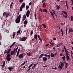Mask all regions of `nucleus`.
Instances as JSON below:
<instances>
[{"mask_svg":"<svg viewBox=\"0 0 73 73\" xmlns=\"http://www.w3.org/2000/svg\"><path fill=\"white\" fill-rule=\"evenodd\" d=\"M21 19V14H20L17 17V18H16L15 20L16 23H20V20Z\"/></svg>","mask_w":73,"mask_h":73,"instance_id":"f257e3e1","label":"nucleus"},{"mask_svg":"<svg viewBox=\"0 0 73 73\" xmlns=\"http://www.w3.org/2000/svg\"><path fill=\"white\" fill-rule=\"evenodd\" d=\"M63 66L64 65H63V63H62V62H60L59 64V66H58V67L59 70H61V69H62V68H63Z\"/></svg>","mask_w":73,"mask_h":73,"instance_id":"f03ea898","label":"nucleus"},{"mask_svg":"<svg viewBox=\"0 0 73 73\" xmlns=\"http://www.w3.org/2000/svg\"><path fill=\"white\" fill-rule=\"evenodd\" d=\"M11 56V54H8L7 56V60L8 61H10L11 60V58H10V57Z\"/></svg>","mask_w":73,"mask_h":73,"instance_id":"7ed1b4c3","label":"nucleus"},{"mask_svg":"<svg viewBox=\"0 0 73 73\" xmlns=\"http://www.w3.org/2000/svg\"><path fill=\"white\" fill-rule=\"evenodd\" d=\"M30 14V11L29 10H27L26 13V16L27 17H28Z\"/></svg>","mask_w":73,"mask_h":73,"instance_id":"20e7f679","label":"nucleus"},{"mask_svg":"<svg viewBox=\"0 0 73 73\" xmlns=\"http://www.w3.org/2000/svg\"><path fill=\"white\" fill-rule=\"evenodd\" d=\"M11 15V14L9 13H6V15L5 16L6 18H7L8 17L10 16Z\"/></svg>","mask_w":73,"mask_h":73,"instance_id":"39448f33","label":"nucleus"},{"mask_svg":"<svg viewBox=\"0 0 73 73\" xmlns=\"http://www.w3.org/2000/svg\"><path fill=\"white\" fill-rule=\"evenodd\" d=\"M27 40V38L26 37H23L21 39V41H25V40Z\"/></svg>","mask_w":73,"mask_h":73,"instance_id":"423d86ee","label":"nucleus"},{"mask_svg":"<svg viewBox=\"0 0 73 73\" xmlns=\"http://www.w3.org/2000/svg\"><path fill=\"white\" fill-rule=\"evenodd\" d=\"M23 54H19L18 57L20 58H23Z\"/></svg>","mask_w":73,"mask_h":73,"instance_id":"0eeeda50","label":"nucleus"},{"mask_svg":"<svg viewBox=\"0 0 73 73\" xmlns=\"http://www.w3.org/2000/svg\"><path fill=\"white\" fill-rule=\"evenodd\" d=\"M48 60V58L46 57H43V61L44 62Z\"/></svg>","mask_w":73,"mask_h":73,"instance_id":"6e6552de","label":"nucleus"},{"mask_svg":"<svg viewBox=\"0 0 73 73\" xmlns=\"http://www.w3.org/2000/svg\"><path fill=\"white\" fill-rule=\"evenodd\" d=\"M37 36H38L36 34L34 35V38H35V39L36 40H37L38 39V38H37Z\"/></svg>","mask_w":73,"mask_h":73,"instance_id":"1a4fd4ad","label":"nucleus"},{"mask_svg":"<svg viewBox=\"0 0 73 73\" xmlns=\"http://www.w3.org/2000/svg\"><path fill=\"white\" fill-rule=\"evenodd\" d=\"M13 66H9L8 68V69L10 71H12V69H13Z\"/></svg>","mask_w":73,"mask_h":73,"instance_id":"9d476101","label":"nucleus"},{"mask_svg":"<svg viewBox=\"0 0 73 73\" xmlns=\"http://www.w3.org/2000/svg\"><path fill=\"white\" fill-rule=\"evenodd\" d=\"M15 49H14V50L11 51V55L12 56L13 55L14 53H15Z\"/></svg>","mask_w":73,"mask_h":73,"instance_id":"9b49d317","label":"nucleus"},{"mask_svg":"<svg viewBox=\"0 0 73 73\" xmlns=\"http://www.w3.org/2000/svg\"><path fill=\"white\" fill-rule=\"evenodd\" d=\"M68 68V63H65V69H66Z\"/></svg>","mask_w":73,"mask_h":73,"instance_id":"f8f14e48","label":"nucleus"},{"mask_svg":"<svg viewBox=\"0 0 73 73\" xmlns=\"http://www.w3.org/2000/svg\"><path fill=\"white\" fill-rule=\"evenodd\" d=\"M44 54H41L40 56L39 57V58H41L43 56H44Z\"/></svg>","mask_w":73,"mask_h":73,"instance_id":"ddd939ff","label":"nucleus"},{"mask_svg":"<svg viewBox=\"0 0 73 73\" xmlns=\"http://www.w3.org/2000/svg\"><path fill=\"white\" fill-rule=\"evenodd\" d=\"M49 42L51 44L50 46H54V43L51 42Z\"/></svg>","mask_w":73,"mask_h":73,"instance_id":"4468645a","label":"nucleus"},{"mask_svg":"<svg viewBox=\"0 0 73 73\" xmlns=\"http://www.w3.org/2000/svg\"><path fill=\"white\" fill-rule=\"evenodd\" d=\"M73 32V29L72 28H69V33H70V32Z\"/></svg>","mask_w":73,"mask_h":73,"instance_id":"2eb2a0df","label":"nucleus"},{"mask_svg":"<svg viewBox=\"0 0 73 73\" xmlns=\"http://www.w3.org/2000/svg\"><path fill=\"white\" fill-rule=\"evenodd\" d=\"M38 37L40 41H41V42H42V39L41 38H40V35H38Z\"/></svg>","mask_w":73,"mask_h":73,"instance_id":"dca6fc26","label":"nucleus"},{"mask_svg":"<svg viewBox=\"0 0 73 73\" xmlns=\"http://www.w3.org/2000/svg\"><path fill=\"white\" fill-rule=\"evenodd\" d=\"M25 4L24 3L22 4V6H21V7L23 8H24V7H25Z\"/></svg>","mask_w":73,"mask_h":73,"instance_id":"f3484780","label":"nucleus"},{"mask_svg":"<svg viewBox=\"0 0 73 73\" xmlns=\"http://www.w3.org/2000/svg\"><path fill=\"white\" fill-rule=\"evenodd\" d=\"M27 56H32V54L31 53H27Z\"/></svg>","mask_w":73,"mask_h":73,"instance_id":"a211bd4d","label":"nucleus"},{"mask_svg":"<svg viewBox=\"0 0 73 73\" xmlns=\"http://www.w3.org/2000/svg\"><path fill=\"white\" fill-rule=\"evenodd\" d=\"M16 43V42H14V43H13L10 46V48H12V46H13V45H15V43Z\"/></svg>","mask_w":73,"mask_h":73,"instance_id":"6ab92c4d","label":"nucleus"},{"mask_svg":"<svg viewBox=\"0 0 73 73\" xmlns=\"http://www.w3.org/2000/svg\"><path fill=\"white\" fill-rule=\"evenodd\" d=\"M66 58H67V60L68 61V60H70V57L69 56V55H66Z\"/></svg>","mask_w":73,"mask_h":73,"instance_id":"aec40b11","label":"nucleus"},{"mask_svg":"<svg viewBox=\"0 0 73 73\" xmlns=\"http://www.w3.org/2000/svg\"><path fill=\"white\" fill-rule=\"evenodd\" d=\"M4 53V54H6V53L7 54H9V53H8V50H5V51Z\"/></svg>","mask_w":73,"mask_h":73,"instance_id":"412c9836","label":"nucleus"},{"mask_svg":"<svg viewBox=\"0 0 73 73\" xmlns=\"http://www.w3.org/2000/svg\"><path fill=\"white\" fill-rule=\"evenodd\" d=\"M23 19H24V20H25V19H26V15L25 14H24L23 17Z\"/></svg>","mask_w":73,"mask_h":73,"instance_id":"4be33fe9","label":"nucleus"},{"mask_svg":"<svg viewBox=\"0 0 73 73\" xmlns=\"http://www.w3.org/2000/svg\"><path fill=\"white\" fill-rule=\"evenodd\" d=\"M16 34V33L15 32H13V38H14L15 37V35Z\"/></svg>","mask_w":73,"mask_h":73,"instance_id":"5701e85b","label":"nucleus"},{"mask_svg":"<svg viewBox=\"0 0 73 73\" xmlns=\"http://www.w3.org/2000/svg\"><path fill=\"white\" fill-rule=\"evenodd\" d=\"M56 7H57L56 9L59 10L60 9V6H58V5H56Z\"/></svg>","mask_w":73,"mask_h":73,"instance_id":"b1692460","label":"nucleus"},{"mask_svg":"<svg viewBox=\"0 0 73 73\" xmlns=\"http://www.w3.org/2000/svg\"><path fill=\"white\" fill-rule=\"evenodd\" d=\"M66 1V7L67 8V9H69V7L67 5V1Z\"/></svg>","mask_w":73,"mask_h":73,"instance_id":"393cba45","label":"nucleus"},{"mask_svg":"<svg viewBox=\"0 0 73 73\" xmlns=\"http://www.w3.org/2000/svg\"><path fill=\"white\" fill-rule=\"evenodd\" d=\"M28 23V22L27 21H24V24H27Z\"/></svg>","mask_w":73,"mask_h":73,"instance_id":"a878e982","label":"nucleus"},{"mask_svg":"<svg viewBox=\"0 0 73 73\" xmlns=\"http://www.w3.org/2000/svg\"><path fill=\"white\" fill-rule=\"evenodd\" d=\"M23 7H20V11L21 12V11H23Z\"/></svg>","mask_w":73,"mask_h":73,"instance_id":"bb28decb","label":"nucleus"},{"mask_svg":"<svg viewBox=\"0 0 73 73\" xmlns=\"http://www.w3.org/2000/svg\"><path fill=\"white\" fill-rule=\"evenodd\" d=\"M51 57H54V54H53V53H51Z\"/></svg>","mask_w":73,"mask_h":73,"instance_id":"cd10ccee","label":"nucleus"},{"mask_svg":"<svg viewBox=\"0 0 73 73\" xmlns=\"http://www.w3.org/2000/svg\"><path fill=\"white\" fill-rule=\"evenodd\" d=\"M29 8V6L27 5L26 6V10H27Z\"/></svg>","mask_w":73,"mask_h":73,"instance_id":"c85d7f7f","label":"nucleus"},{"mask_svg":"<svg viewBox=\"0 0 73 73\" xmlns=\"http://www.w3.org/2000/svg\"><path fill=\"white\" fill-rule=\"evenodd\" d=\"M62 12H63L64 15H68V14H67V13L66 11H62Z\"/></svg>","mask_w":73,"mask_h":73,"instance_id":"c756f323","label":"nucleus"},{"mask_svg":"<svg viewBox=\"0 0 73 73\" xmlns=\"http://www.w3.org/2000/svg\"><path fill=\"white\" fill-rule=\"evenodd\" d=\"M38 64V63H36V64H34V68H35L36 66V65H37Z\"/></svg>","mask_w":73,"mask_h":73,"instance_id":"7c9ffc66","label":"nucleus"},{"mask_svg":"<svg viewBox=\"0 0 73 73\" xmlns=\"http://www.w3.org/2000/svg\"><path fill=\"white\" fill-rule=\"evenodd\" d=\"M43 12L45 13V12H47V10L45 9H43Z\"/></svg>","mask_w":73,"mask_h":73,"instance_id":"2f4dec72","label":"nucleus"},{"mask_svg":"<svg viewBox=\"0 0 73 73\" xmlns=\"http://www.w3.org/2000/svg\"><path fill=\"white\" fill-rule=\"evenodd\" d=\"M7 15V12H4L3 13V16H4L5 15Z\"/></svg>","mask_w":73,"mask_h":73,"instance_id":"473e14b6","label":"nucleus"},{"mask_svg":"<svg viewBox=\"0 0 73 73\" xmlns=\"http://www.w3.org/2000/svg\"><path fill=\"white\" fill-rule=\"evenodd\" d=\"M45 6H46V5H45V3H43V6L44 8H45Z\"/></svg>","mask_w":73,"mask_h":73,"instance_id":"72a5a7b5","label":"nucleus"},{"mask_svg":"<svg viewBox=\"0 0 73 73\" xmlns=\"http://www.w3.org/2000/svg\"><path fill=\"white\" fill-rule=\"evenodd\" d=\"M52 11L53 13H54V16L55 15L56 16V13H55V12H54V11L53 10H52Z\"/></svg>","mask_w":73,"mask_h":73,"instance_id":"f704fd0d","label":"nucleus"},{"mask_svg":"<svg viewBox=\"0 0 73 73\" xmlns=\"http://www.w3.org/2000/svg\"><path fill=\"white\" fill-rule=\"evenodd\" d=\"M13 2H12L10 4V7L12 8V4H13Z\"/></svg>","mask_w":73,"mask_h":73,"instance_id":"c9c22d12","label":"nucleus"},{"mask_svg":"<svg viewBox=\"0 0 73 73\" xmlns=\"http://www.w3.org/2000/svg\"><path fill=\"white\" fill-rule=\"evenodd\" d=\"M33 31L32 30V31H31V33L30 34L31 36H32V35H33Z\"/></svg>","mask_w":73,"mask_h":73,"instance_id":"e433bc0d","label":"nucleus"},{"mask_svg":"<svg viewBox=\"0 0 73 73\" xmlns=\"http://www.w3.org/2000/svg\"><path fill=\"white\" fill-rule=\"evenodd\" d=\"M42 25L44 28H46V25H45L42 24Z\"/></svg>","mask_w":73,"mask_h":73,"instance_id":"4c0bfd02","label":"nucleus"},{"mask_svg":"<svg viewBox=\"0 0 73 73\" xmlns=\"http://www.w3.org/2000/svg\"><path fill=\"white\" fill-rule=\"evenodd\" d=\"M25 64V62L24 61L23 63V64H21V66H22V65H24Z\"/></svg>","mask_w":73,"mask_h":73,"instance_id":"58836bf2","label":"nucleus"},{"mask_svg":"<svg viewBox=\"0 0 73 73\" xmlns=\"http://www.w3.org/2000/svg\"><path fill=\"white\" fill-rule=\"evenodd\" d=\"M62 59H63V60L64 61H65V58H64V57H62Z\"/></svg>","mask_w":73,"mask_h":73,"instance_id":"ea45409f","label":"nucleus"},{"mask_svg":"<svg viewBox=\"0 0 73 73\" xmlns=\"http://www.w3.org/2000/svg\"><path fill=\"white\" fill-rule=\"evenodd\" d=\"M11 49L10 48V49H9L8 51V53H9L10 52H11Z\"/></svg>","mask_w":73,"mask_h":73,"instance_id":"a19ab883","label":"nucleus"},{"mask_svg":"<svg viewBox=\"0 0 73 73\" xmlns=\"http://www.w3.org/2000/svg\"><path fill=\"white\" fill-rule=\"evenodd\" d=\"M3 63V65H5V61L3 60V62H2Z\"/></svg>","mask_w":73,"mask_h":73,"instance_id":"79ce46f5","label":"nucleus"},{"mask_svg":"<svg viewBox=\"0 0 73 73\" xmlns=\"http://www.w3.org/2000/svg\"><path fill=\"white\" fill-rule=\"evenodd\" d=\"M33 65V63L31 64L30 66H29L28 67V68H30L32 66V65Z\"/></svg>","mask_w":73,"mask_h":73,"instance_id":"37998d69","label":"nucleus"},{"mask_svg":"<svg viewBox=\"0 0 73 73\" xmlns=\"http://www.w3.org/2000/svg\"><path fill=\"white\" fill-rule=\"evenodd\" d=\"M20 33V29H19V30L17 32V33Z\"/></svg>","mask_w":73,"mask_h":73,"instance_id":"c03bdc74","label":"nucleus"},{"mask_svg":"<svg viewBox=\"0 0 73 73\" xmlns=\"http://www.w3.org/2000/svg\"><path fill=\"white\" fill-rule=\"evenodd\" d=\"M61 31L62 33V36L63 37H64V35H63V31H62V29H61Z\"/></svg>","mask_w":73,"mask_h":73,"instance_id":"a18cd8bd","label":"nucleus"},{"mask_svg":"<svg viewBox=\"0 0 73 73\" xmlns=\"http://www.w3.org/2000/svg\"><path fill=\"white\" fill-rule=\"evenodd\" d=\"M47 56L48 57V59H50V56L49 55H47Z\"/></svg>","mask_w":73,"mask_h":73,"instance_id":"49530a36","label":"nucleus"},{"mask_svg":"<svg viewBox=\"0 0 73 73\" xmlns=\"http://www.w3.org/2000/svg\"><path fill=\"white\" fill-rule=\"evenodd\" d=\"M63 17H65V18H66H66H67V17H67V16L65 15H63Z\"/></svg>","mask_w":73,"mask_h":73,"instance_id":"de8ad7c7","label":"nucleus"},{"mask_svg":"<svg viewBox=\"0 0 73 73\" xmlns=\"http://www.w3.org/2000/svg\"><path fill=\"white\" fill-rule=\"evenodd\" d=\"M68 31V28H66V34H67V31Z\"/></svg>","mask_w":73,"mask_h":73,"instance_id":"09e8293b","label":"nucleus"},{"mask_svg":"<svg viewBox=\"0 0 73 73\" xmlns=\"http://www.w3.org/2000/svg\"><path fill=\"white\" fill-rule=\"evenodd\" d=\"M23 0H20L19 2H20V3H23Z\"/></svg>","mask_w":73,"mask_h":73,"instance_id":"8fccbe9b","label":"nucleus"},{"mask_svg":"<svg viewBox=\"0 0 73 73\" xmlns=\"http://www.w3.org/2000/svg\"><path fill=\"white\" fill-rule=\"evenodd\" d=\"M34 15L35 16V19L36 20L37 19V17H36V15L35 14Z\"/></svg>","mask_w":73,"mask_h":73,"instance_id":"3c124183","label":"nucleus"},{"mask_svg":"<svg viewBox=\"0 0 73 73\" xmlns=\"http://www.w3.org/2000/svg\"><path fill=\"white\" fill-rule=\"evenodd\" d=\"M19 54V53L17 52V55L16 56V57H17V56H18Z\"/></svg>","mask_w":73,"mask_h":73,"instance_id":"603ef678","label":"nucleus"},{"mask_svg":"<svg viewBox=\"0 0 73 73\" xmlns=\"http://www.w3.org/2000/svg\"><path fill=\"white\" fill-rule=\"evenodd\" d=\"M68 52H69L68 51V52H66V56H68Z\"/></svg>","mask_w":73,"mask_h":73,"instance_id":"864d4df0","label":"nucleus"},{"mask_svg":"<svg viewBox=\"0 0 73 73\" xmlns=\"http://www.w3.org/2000/svg\"><path fill=\"white\" fill-rule=\"evenodd\" d=\"M65 51L66 52H68V50H66V48H65Z\"/></svg>","mask_w":73,"mask_h":73,"instance_id":"5fc2aeb1","label":"nucleus"},{"mask_svg":"<svg viewBox=\"0 0 73 73\" xmlns=\"http://www.w3.org/2000/svg\"><path fill=\"white\" fill-rule=\"evenodd\" d=\"M71 21H73V17L72 16H71Z\"/></svg>","mask_w":73,"mask_h":73,"instance_id":"6e6d98bb","label":"nucleus"},{"mask_svg":"<svg viewBox=\"0 0 73 73\" xmlns=\"http://www.w3.org/2000/svg\"><path fill=\"white\" fill-rule=\"evenodd\" d=\"M44 56L46 57H47V55L46 54H44Z\"/></svg>","mask_w":73,"mask_h":73,"instance_id":"4d7b16f0","label":"nucleus"},{"mask_svg":"<svg viewBox=\"0 0 73 73\" xmlns=\"http://www.w3.org/2000/svg\"><path fill=\"white\" fill-rule=\"evenodd\" d=\"M15 49V50H16V52H17V49H18V47L17 48L15 49Z\"/></svg>","mask_w":73,"mask_h":73,"instance_id":"13d9d810","label":"nucleus"},{"mask_svg":"<svg viewBox=\"0 0 73 73\" xmlns=\"http://www.w3.org/2000/svg\"><path fill=\"white\" fill-rule=\"evenodd\" d=\"M40 11H41V12H42V9L41 8L40 9Z\"/></svg>","mask_w":73,"mask_h":73,"instance_id":"bf43d9fd","label":"nucleus"},{"mask_svg":"<svg viewBox=\"0 0 73 73\" xmlns=\"http://www.w3.org/2000/svg\"><path fill=\"white\" fill-rule=\"evenodd\" d=\"M41 27H42L41 25H40L39 27H40V29H41Z\"/></svg>","mask_w":73,"mask_h":73,"instance_id":"052dcab7","label":"nucleus"},{"mask_svg":"<svg viewBox=\"0 0 73 73\" xmlns=\"http://www.w3.org/2000/svg\"><path fill=\"white\" fill-rule=\"evenodd\" d=\"M53 39L54 40H56V38L55 37H54L53 38Z\"/></svg>","mask_w":73,"mask_h":73,"instance_id":"680f3d73","label":"nucleus"},{"mask_svg":"<svg viewBox=\"0 0 73 73\" xmlns=\"http://www.w3.org/2000/svg\"><path fill=\"white\" fill-rule=\"evenodd\" d=\"M5 66V65H4V64H3L2 66V67L3 68H4V67Z\"/></svg>","mask_w":73,"mask_h":73,"instance_id":"e2e57ef3","label":"nucleus"},{"mask_svg":"<svg viewBox=\"0 0 73 73\" xmlns=\"http://www.w3.org/2000/svg\"><path fill=\"white\" fill-rule=\"evenodd\" d=\"M20 51V49H19L17 51V53H19V52Z\"/></svg>","mask_w":73,"mask_h":73,"instance_id":"0e129e2a","label":"nucleus"},{"mask_svg":"<svg viewBox=\"0 0 73 73\" xmlns=\"http://www.w3.org/2000/svg\"><path fill=\"white\" fill-rule=\"evenodd\" d=\"M26 25H24V28H25V27H26Z\"/></svg>","mask_w":73,"mask_h":73,"instance_id":"69168bd1","label":"nucleus"},{"mask_svg":"<svg viewBox=\"0 0 73 73\" xmlns=\"http://www.w3.org/2000/svg\"><path fill=\"white\" fill-rule=\"evenodd\" d=\"M50 13L51 15H53V13H52V12H50Z\"/></svg>","mask_w":73,"mask_h":73,"instance_id":"338daca9","label":"nucleus"},{"mask_svg":"<svg viewBox=\"0 0 73 73\" xmlns=\"http://www.w3.org/2000/svg\"><path fill=\"white\" fill-rule=\"evenodd\" d=\"M29 5H31V2H30L29 4Z\"/></svg>","mask_w":73,"mask_h":73,"instance_id":"774afa93","label":"nucleus"}]
</instances>
